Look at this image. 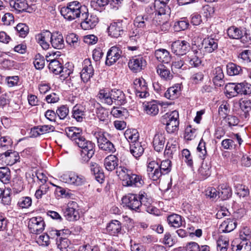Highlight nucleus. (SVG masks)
<instances>
[{"label":"nucleus","mask_w":251,"mask_h":251,"mask_svg":"<svg viewBox=\"0 0 251 251\" xmlns=\"http://www.w3.org/2000/svg\"><path fill=\"white\" fill-rule=\"evenodd\" d=\"M65 131L67 137L81 149V162L85 163L89 161L94 154L95 144L82 136V130L80 128L75 126L67 127Z\"/></svg>","instance_id":"nucleus-1"},{"label":"nucleus","mask_w":251,"mask_h":251,"mask_svg":"<svg viewBox=\"0 0 251 251\" xmlns=\"http://www.w3.org/2000/svg\"><path fill=\"white\" fill-rule=\"evenodd\" d=\"M116 173L122 181V185L126 187L141 188L145 184L142 175L133 173L129 168L120 166L116 170Z\"/></svg>","instance_id":"nucleus-2"},{"label":"nucleus","mask_w":251,"mask_h":251,"mask_svg":"<svg viewBox=\"0 0 251 251\" xmlns=\"http://www.w3.org/2000/svg\"><path fill=\"white\" fill-rule=\"evenodd\" d=\"M172 169V162L169 159L163 160L159 164L151 161L148 163L147 172L149 176L153 180H158L162 175L168 174Z\"/></svg>","instance_id":"nucleus-3"},{"label":"nucleus","mask_w":251,"mask_h":251,"mask_svg":"<svg viewBox=\"0 0 251 251\" xmlns=\"http://www.w3.org/2000/svg\"><path fill=\"white\" fill-rule=\"evenodd\" d=\"M87 10L85 6H82L77 1L70 2L66 7H62L60 13L65 19L68 21H73L76 18H81L82 13Z\"/></svg>","instance_id":"nucleus-4"},{"label":"nucleus","mask_w":251,"mask_h":251,"mask_svg":"<svg viewBox=\"0 0 251 251\" xmlns=\"http://www.w3.org/2000/svg\"><path fill=\"white\" fill-rule=\"evenodd\" d=\"M92 134L97 139L99 148L108 153H113L116 149L113 144L109 140L110 135L100 128L92 131Z\"/></svg>","instance_id":"nucleus-5"},{"label":"nucleus","mask_w":251,"mask_h":251,"mask_svg":"<svg viewBox=\"0 0 251 251\" xmlns=\"http://www.w3.org/2000/svg\"><path fill=\"white\" fill-rule=\"evenodd\" d=\"M60 180L63 182L76 186L82 185L85 180L83 176L74 172L63 174L60 176Z\"/></svg>","instance_id":"nucleus-6"},{"label":"nucleus","mask_w":251,"mask_h":251,"mask_svg":"<svg viewBox=\"0 0 251 251\" xmlns=\"http://www.w3.org/2000/svg\"><path fill=\"white\" fill-rule=\"evenodd\" d=\"M122 201L129 209L138 212L141 211V203L137 194H128L122 198Z\"/></svg>","instance_id":"nucleus-7"},{"label":"nucleus","mask_w":251,"mask_h":251,"mask_svg":"<svg viewBox=\"0 0 251 251\" xmlns=\"http://www.w3.org/2000/svg\"><path fill=\"white\" fill-rule=\"evenodd\" d=\"M81 27L84 30H89L93 28L97 25L99 19L96 15H89L88 10H85L81 16Z\"/></svg>","instance_id":"nucleus-8"},{"label":"nucleus","mask_w":251,"mask_h":251,"mask_svg":"<svg viewBox=\"0 0 251 251\" xmlns=\"http://www.w3.org/2000/svg\"><path fill=\"white\" fill-rule=\"evenodd\" d=\"M134 93L139 98H145L149 96L147 83L143 78H136L133 82Z\"/></svg>","instance_id":"nucleus-9"},{"label":"nucleus","mask_w":251,"mask_h":251,"mask_svg":"<svg viewBox=\"0 0 251 251\" xmlns=\"http://www.w3.org/2000/svg\"><path fill=\"white\" fill-rule=\"evenodd\" d=\"M45 224L41 217H34L30 218L28 224L30 232L39 234L44 230Z\"/></svg>","instance_id":"nucleus-10"},{"label":"nucleus","mask_w":251,"mask_h":251,"mask_svg":"<svg viewBox=\"0 0 251 251\" xmlns=\"http://www.w3.org/2000/svg\"><path fill=\"white\" fill-rule=\"evenodd\" d=\"M64 216L69 221H75L79 218L77 203L74 201H70L64 210Z\"/></svg>","instance_id":"nucleus-11"},{"label":"nucleus","mask_w":251,"mask_h":251,"mask_svg":"<svg viewBox=\"0 0 251 251\" xmlns=\"http://www.w3.org/2000/svg\"><path fill=\"white\" fill-rule=\"evenodd\" d=\"M210 79L215 86V88L223 86L225 83L224 80V74L223 69L221 67H217L211 71L209 75Z\"/></svg>","instance_id":"nucleus-12"},{"label":"nucleus","mask_w":251,"mask_h":251,"mask_svg":"<svg viewBox=\"0 0 251 251\" xmlns=\"http://www.w3.org/2000/svg\"><path fill=\"white\" fill-rule=\"evenodd\" d=\"M94 74V69L90 59L84 60L82 63V69L80 72L81 80L84 82H87L93 77Z\"/></svg>","instance_id":"nucleus-13"},{"label":"nucleus","mask_w":251,"mask_h":251,"mask_svg":"<svg viewBox=\"0 0 251 251\" xmlns=\"http://www.w3.org/2000/svg\"><path fill=\"white\" fill-rule=\"evenodd\" d=\"M189 43L185 40H177L174 42L171 46L172 51L176 55L185 54L190 49Z\"/></svg>","instance_id":"nucleus-14"},{"label":"nucleus","mask_w":251,"mask_h":251,"mask_svg":"<svg viewBox=\"0 0 251 251\" xmlns=\"http://www.w3.org/2000/svg\"><path fill=\"white\" fill-rule=\"evenodd\" d=\"M218 41L212 36L204 38L201 43V49L206 53H211L217 49Z\"/></svg>","instance_id":"nucleus-15"},{"label":"nucleus","mask_w":251,"mask_h":251,"mask_svg":"<svg viewBox=\"0 0 251 251\" xmlns=\"http://www.w3.org/2000/svg\"><path fill=\"white\" fill-rule=\"evenodd\" d=\"M122 53V50L119 47H112L107 53L106 65L111 66L115 63L121 57Z\"/></svg>","instance_id":"nucleus-16"},{"label":"nucleus","mask_w":251,"mask_h":251,"mask_svg":"<svg viewBox=\"0 0 251 251\" xmlns=\"http://www.w3.org/2000/svg\"><path fill=\"white\" fill-rule=\"evenodd\" d=\"M128 65L131 70L136 73L144 69L146 65V61L142 56H139L130 59Z\"/></svg>","instance_id":"nucleus-17"},{"label":"nucleus","mask_w":251,"mask_h":251,"mask_svg":"<svg viewBox=\"0 0 251 251\" xmlns=\"http://www.w3.org/2000/svg\"><path fill=\"white\" fill-rule=\"evenodd\" d=\"M138 195L139 201L141 203V211L143 210V207L145 206L146 208V211L150 213H151L153 211V208L151 206L152 202V199L149 197L148 194L144 191H140Z\"/></svg>","instance_id":"nucleus-18"},{"label":"nucleus","mask_w":251,"mask_h":251,"mask_svg":"<svg viewBox=\"0 0 251 251\" xmlns=\"http://www.w3.org/2000/svg\"><path fill=\"white\" fill-rule=\"evenodd\" d=\"M51 34L50 31L45 30L36 35V41L44 50L49 49L50 47L49 42L51 41Z\"/></svg>","instance_id":"nucleus-19"},{"label":"nucleus","mask_w":251,"mask_h":251,"mask_svg":"<svg viewBox=\"0 0 251 251\" xmlns=\"http://www.w3.org/2000/svg\"><path fill=\"white\" fill-rule=\"evenodd\" d=\"M165 134L164 132L158 131L155 134L152 141L154 149L160 152L163 149L165 143Z\"/></svg>","instance_id":"nucleus-20"},{"label":"nucleus","mask_w":251,"mask_h":251,"mask_svg":"<svg viewBox=\"0 0 251 251\" xmlns=\"http://www.w3.org/2000/svg\"><path fill=\"white\" fill-rule=\"evenodd\" d=\"M86 108L81 104H77L72 108V117L77 122H82L85 118Z\"/></svg>","instance_id":"nucleus-21"},{"label":"nucleus","mask_w":251,"mask_h":251,"mask_svg":"<svg viewBox=\"0 0 251 251\" xmlns=\"http://www.w3.org/2000/svg\"><path fill=\"white\" fill-rule=\"evenodd\" d=\"M1 159H4L5 163L8 165L12 166L19 161L20 156L17 151L8 150L4 153L0 154Z\"/></svg>","instance_id":"nucleus-22"},{"label":"nucleus","mask_w":251,"mask_h":251,"mask_svg":"<svg viewBox=\"0 0 251 251\" xmlns=\"http://www.w3.org/2000/svg\"><path fill=\"white\" fill-rule=\"evenodd\" d=\"M109 34L113 37L118 38L124 33L122 22L111 23L108 28Z\"/></svg>","instance_id":"nucleus-23"},{"label":"nucleus","mask_w":251,"mask_h":251,"mask_svg":"<svg viewBox=\"0 0 251 251\" xmlns=\"http://www.w3.org/2000/svg\"><path fill=\"white\" fill-rule=\"evenodd\" d=\"M111 98L112 104L116 105H123L126 102L125 94L120 90L114 89L111 91Z\"/></svg>","instance_id":"nucleus-24"},{"label":"nucleus","mask_w":251,"mask_h":251,"mask_svg":"<svg viewBox=\"0 0 251 251\" xmlns=\"http://www.w3.org/2000/svg\"><path fill=\"white\" fill-rule=\"evenodd\" d=\"M119 159L115 155L110 154L107 156L104 160V165L105 169L108 171H112L115 169L117 170L119 167Z\"/></svg>","instance_id":"nucleus-25"},{"label":"nucleus","mask_w":251,"mask_h":251,"mask_svg":"<svg viewBox=\"0 0 251 251\" xmlns=\"http://www.w3.org/2000/svg\"><path fill=\"white\" fill-rule=\"evenodd\" d=\"M227 33L229 38L235 39H241V41L245 43L248 40L244 38H247V35L243 36L242 31L239 28L234 26L229 27L227 30Z\"/></svg>","instance_id":"nucleus-26"},{"label":"nucleus","mask_w":251,"mask_h":251,"mask_svg":"<svg viewBox=\"0 0 251 251\" xmlns=\"http://www.w3.org/2000/svg\"><path fill=\"white\" fill-rule=\"evenodd\" d=\"M156 72L160 77L165 81H170L173 77V74L166 66L160 64L156 67Z\"/></svg>","instance_id":"nucleus-27"},{"label":"nucleus","mask_w":251,"mask_h":251,"mask_svg":"<svg viewBox=\"0 0 251 251\" xmlns=\"http://www.w3.org/2000/svg\"><path fill=\"white\" fill-rule=\"evenodd\" d=\"M181 91V84L177 83L169 88L164 93V95L168 99L174 100L178 98L180 95Z\"/></svg>","instance_id":"nucleus-28"},{"label":"nucleus","mask_w":251,"mask_h":251,"mask_svg":"<svg viewBox=\"0 0 251 251\" xmlns=\"http://www.w3.org/2000/svg\"><path fill=\"white\" fill-rule=\"evenodd\" d=\"M50 43L53 48L56 49H62L65 46L63 35L58 32L51 34Z\"/></svg>","instance_id":"nucleus-29"},{"label":"nucleus","mask_w":251,"mask_h":251,"mask_svg":"<svg viewBox=\"0 0 251 251\" xmlns=\"http://www.w3.org/2000/svg\"><path fill=\"white\" fill-rule=\"evenodd\" d=\"M51 56L50 54L49 55H47L46 60L47 62H50L48 67L50 72L55 75H59L60 73L61 68L62 67L61 63L57 59H50L49 57Z\"/></svg>","instance_id":"nucleus-30"},{"label":"nucleus","mask_w":251,"mask_h":251,"mask_svg":"<svg viewBox=\"0 0 251 251\" xmlns=\"http://www.w3.org/2000/svg\"><path fill=\"white\" fill-rule=\"evenodd\" d=\"M185 65L191 67H197L201 63V59L198 57L194 52L189 53L187 56L184 57Z\"/></svg>","instance_id":"nucleus-31"},{"label":"nucleus","mask_w":251,"mask_h":251,"mask_svg":"<svg viewBox=\"0 0 251 251\" xmlns=\"http://www.w3.org/2000/svg\"><path fill=\"white\" fill-rule=\"evenodd\" d=\"M151 19L149 15H139L136 17L134 21L135 26L144 29L147 25L150 24Z\"/></svg>","instance_id":"nucleus-32"},{"label":"nucleus","mask_w":251,"mask_h":251,"mask_svg":"<svg viewBox=\"0 0 251 251\" xmlns=\"http://www.w3.org/2000/svg\"><path fill=\"white\" fill-rule=\"evenodd\" d=\"M237 223L229 219L224 221L220 226L219 231L223 233H228L233 230L236 227Z\"/></svg>","instance_id":"nucleus-33"},{"label":"nucleus","mask_w":251,"mask_h":251,"mask_svg":"<svg viewBox=\"0 0 251 251\" xmlns=\"http://www.w3.org/2000/svg\"><path fill=\"white\" fill-rule=\"evenodd\" d=\"M142 32H140L139 30H138L137 29H135L133 31V32L130 34V42H135L136 45L133 46H128L127 49L130 50H136L138 48L139 44L141 43V34Z\"/></svg>","instance_id":"nucleus-34"},{"label":"nucleus","mask_w":251,"mask_h":251,"mask_svg":"<svg viewBox=\"0 0 251 251\" xmlns=\"http://www.w3.org/2000/svg\"><path fill=\"white\" fill-rule=\"evenodd\" d=\"M144 145L140 142L130 144V151L134 157L137 158L143 154L145 149Z\"/></svg>","instance_id":"nucleus-35"},{"label":"nucleus","mask_w":251,"mask_h":251,"mask_svg":"<svg viewBox=\"0 0 251 251\" xmlns=\"http://www.w3.org/2000/svg\"><path fill=\"white\" fill-rule=\"evenodd\" d=\"M154 55L158 61L164 63H168L171 59L169 52L164 49L156 50Z\"/></svg>","instance_id":"nucleus-36"},{"label":"nucleus","mask_w":251,"mask_h":251,"mask_svg":"<svg viewBox=\"0 0 251 251\" xmlns=\"http://www.w3.org/2000/svg\"><path fill=\"white\" fill-rule=\"evenodd\" d=\"M144 110L147 114L154 116L159 112V105L155 100L150 101L145 105Z\"/></svg>","instance_id":"nucleus-37"},{"label":"nucleus","mask_w":251,"mask_h":251,"mask_svg":"<svg viewBox=\"0 0 251 251\" xmlns=\"http://www.w3.org/2000/svg\"><path fill=\"white\" fill-rule=\"evenodd\" d=\"M54 127L51 125L39 126L33 127L31 129L32 135L35 137L39 136L46 133L53 131Z\"/></svg>","instance_id":"nucleus-38"},{"label":"nucleus","mask_w":251,"mask_h":251,"mask_svg":"<svg viewBox=\"0 0 251 251\" xmlns=\"http://www.w3.org/2000/svg\"><path fill=\"white\" fill-rule=\"evenodd\" d=\"M177 142L176 140L171 139L166 144L164 154L169 157H172L173 154L177 152Z\"/></svg>","instance_id":"nucleus-39"},{"label":"nucleus","mask_w":251,"mask_h":251,"mask_svg":"<svg viewBox=\"0 0 251 251\" xmlns=\"http://www.w3.org/2000/svg\"><path fill=\"white\" fill-rule=\"evenodd\" d=\"M96 116L100 122H102L105 125L109 122L108 111L101 106L97 107L96 110Z\"/></svg>","instance_id":"nucleus-40"},{"label":"nucleus","mask_w":251,"mask_h":251,"mask_svg":"<svg viewBox=\"0 0 251 251\" xmlns=\"http://www.w3.org/2000/svg\"><path fill=\"white\" fill-rule=\"evenodd\" d=\"M233 251H251V243L249 241H242L239 244H236V241L232 243Z\"/></svg>","instance_id":"nucleus-41"},{"label":"nucleus","mask_w":251,"mask_h":251,"mask_svg":"<svg viewBox=\"0 0 251 251\" xmlns=\"http://www.w3.org/2000/svg\"><path fill=\"white\" fill-rule=\"evenodd\" d=\"M121 223L118 220H112L106 226L107 231L112 235L118 234L121 230Z\"/></svg>","instance_id":"nucleus-42"},{"label":"nucleus","mask_w":251,"mask_h":251,"mask_svg":"<svg viewBox=\"0 0 251 251\" xmlns=\"http://www.w3.org/2000/svg\"><path fill=\"white\" fill-rule=\"evenodd\" d=\"M231 195V189L228 185L223 184L220 186L218 198H220L222 200H226L230 198Z\"/></svg>","instance_id":"nucleus-43"},{"label":"nucleus","mask_w":251,"mask_h":251,"mask_svg":"<svg viewBox=\"0 0 251 251\" xmlns=\"http://www.w3.org/2000/svg\"><path fill=\"white\" fill-rule=\"evenodd\" d=\"M125 138L130 144H133L135 142H139V134L136 129H127L124 133Z\"/></svg>","instance_id":"nucleus-44"},{"label":"nucleus","mask_w":251,"mask_h":251,"mask_svg":"<svg viewBox=\"0 0 251 251\" xmlns=\"http://www.w3.org/2000/svg\"><path fill=\"white\" fill-rule=\"evenodd\" d=\"M179 120L178 112L176 110L169 112L162 116L160 119L161 123H167L170 122Z\"/></svg>","instance_id":"nucleus-45"},{"label":"nucleus","mask_w":251,"mask_h":251,"mask_svg":"<svg viewBox=\"0 0 251 251\" xmlns=\"http://www.w3.org/2000/svg\"><path fill=\"white\" fill-rule=\"evenodd\" d=\"M170 0H155L154 7L158 11V15H164L168 9L167 4Z\"/></svg>","instance_id":"nucleus-46"},{"label":"nucleus","mask_w":251,"mask_h":251,"mask_svg":"<svg viewBox=\"0 0 251 251\" xmlns=\"http://www.w3.org/2000/svg\"><path fill=\"white\" fill-rule=\"evenodd\" d=\"M168 224L174 227H179L182 225V217L179 215L173 214L167 218Z\"/></svg>","instance_id":"nucleus-47"},{"label":"nucleus","mask_w":251,"mask_h":251,"mask_svg":"<svg viewBox=\"0 0 251 251\" xmlns=\"http://www.w3.org/2000/svg\"><path fill=\"white\" fill-rule=\"evenodd\" d=\"M97 97L101 102L109 105L112 104V100L111 98V92H109L104 89L100 90Z\"/></svg>","instance_id":"nucleus-48"},{"label":"nucleus","mask_w":251,"mask_h":251,"mask_svg":"<svg viewBox=\"0 0 251 251\" xmlns=\"http://www.w3.org/2000/svg\"><path fill=\"white\" fill-rule=\"evenodd\" d=\"M227 74L230 76L238 75L242 73L241 67L233 63H229L226 65Z\"/></svg>","instance_id":"nucleus-49"},{"label":"nucleus","mask_w":251,"mask_h":251,"mask_svg":"<svg viewBox=\"0 0 251 251\" xmlns=\"http://www.w3.org/2000/svg\"><path fill=\"white\" fill-rule=\"evenodd\" d=\"M238 83H229L226 85L225 87V93L230 97H235L239 94Z\"/></svg>","instance_id":"nucleus-50"},{"label":"nucleus","mask_w":251,"mask_h":251,"mask_svg":"<svg viewBox=\"0 0 251 251\" xmlns=\"http://www.w3.org/2000/svg\"><path fill=\"white\" fill-rule=\"evenodd\" d=\"M166 126L165 129L167 133L172 134L176 132L178 130L179 125V120L175 121L170 122L167 123H162Z\"/></svg>","instance_id":"nucleus-51"},{"label":"nucleus","mask_w":251,"mask_h":251,"mask_svg":"<svg viewBox=\"0 0 251 251\" xmlns=\"http://www.w3.org/2000/svg\"><path fill=\"white\" fill-rule=\"evenodd\" d=\"M56 240L57 247L61 251H68V249H71L70 247L71 243L68 239L59 237V239L56 238Z\"/></svg>","instance_id":"nucleus-52"},{"label":"nucleus","mask_w":251,"mask_h":251,"mask_svg":"<svg viewBox=\"0 0 251 251\" xmlns=\"http://www.w3.org/2000/svg\"><path fill=\"white\" fill-rule=\"evenodd\" d=\"M238 59L243 63L251 62V50H244L238 55Z\"/></svg>","instance_id":"nucleus-53"},{"label":"nucleus","mask_w":251,"mask_h":251,"mask_svg":"<svg viewBox=\"0 0 251 251\" xmlns=\"http://www.w3.org/2000/svg\"><path fill=\"white\" fill-rule=\"evenodd\" d=\"M210 163L206 160H203L201 168L199 169V173L203 177L206 178L210 175Z\"/></svg>","instance_id":"nucleus-54"},{"label":"nucleus","mask_w":251,"mask_h":251,"mask_svg":"<svg viewBox=\"0 0 251 251\" xmlns=\"http://www.w3.org/2000/svg\"><path fill=\"white\" fill-rule=\"evenodd\" d=\"M36 176L38 179L42 183H44L47 181V177L43 173H36L34 175L33 173L26 174V177L28 179L29 182H34V177Z\"/></svg>","instance_id":"nucleus-55"},{"label":"nucleus","mask_w":251,"mask_h":251,"mask_svg":"<svg viewBox=\"0 0 251 251\" xmlns=\"http://www.w3.org/2000/svg\"><path fill=\"white\" fill-rule=\"evenodd\" d=\"M238 93L241 95H249L251 94V84L244 82L238 83Z\"/></svg>","instance_id":"nucleus-56"},{"label":"nucleus","mask_w":251,"mask_h":251,"mask_svg":"<svg viewBox=\"0 0 251 251\" xmlns=\"http://www.w3.org/2000/svg\"><path fill=\"white\" fill-rule=\"evenodd\" d=\"M189 25L188 21L185 18H182L181 20L175 22L174 27L176 31H180L187 29Z\"/></svg>","instance_id":"nucleus-57"},{"label":"nucleus","mask_w":251,"mask_h":251,"mask_svg":"<svg viewBox=\"0 0 251 251\" xmlns=\"http://www.w3.org/2000/svg\"><path fill=\"white\" fill-rule=\"evenodd\" d=\"M10 179V172L7 167L0 168V180L3 183H8Z\"/></svg>","instance_id":"nucleus-58"},{"label":"nucleus","mask_w":251,"mask_h":251,"mask_svg":"<svg viewBox=\"0 0 251 251\" xmlns=\"http://www.w3.org/2000/svg\"><path fill=\"white\" fill-rule=\"evenodd\" d=\"M78 36L74 33H69L66 38V42L71 47L76 48L79 46Z\"/></svg>","instance_id":"nucleus-59"},{"label":"nucleus","mask_w":251,"mask_h":251,"mask_svg":"<svg viewBox=\"0 0 251 251\" xmlns=\"http://www.w3.org/2000/svg\"><path fill=\"white\" fill-rule=\"evenodd\" d=\"M11 7L19 12H22L26 9L27 3L26 0H15Z\"/></svg>","instance_id":"nucleus-60"},{"label":"nucleus","mask_w":251,"mask_h":251,"mask_svg":"<svg viewBox=\"0 0 251 251\" xmlns=\"http://www.w3.org/2000/svg\"><path fill=\"white\" fill-rule=\"evenodd\" d=\"M69 112V108L66 105H62L56 110V115L61 120L65 119L68 115Z\"/></svg>","instance_id":"nucleus-61"},{"label":"nucleus","mask_w":251,"mask_h":251,"mask_svg":"<svg viewBox=\"0 0 251 251\" xmlns=\"http://www.w3.org/2000/svg\"><path fill=\"white\" fill-rule=\"evenodd\" d=\"M197 152L199 156L202 159H204L207 154L205 148V143L202 139H201L197 147Z\"/></svg>","instance_id":"nucleus-62"},{"label":"nucleus","mask_w":251,"mask_h":251,"mask_svg":"<svg viewBox=\"0 0 251 251\" xmlns=\"http://www.w3.org/2000/svg\"><path fill=\"white\" fill-rule=\"evenodd\" d=\"M32 204V200L30 197H25L20 198L18 202V205L22 209L28 208Z\"/></svg>","instance_id":"nucleus-63"},{"label":"nucleus","mask_w":251,"mask_h":251,"mask_svg":"<svg viewBox=\"0 0 251 251\" xmlns=\"http://www.w3.org/2000/svg\"><path fill=\"white\" fill-rule=\"evenodd\" d=\"M16 29L21 37H25L29 32L28 26L23 23L18 24L16 27Z\"/></svg>","instance_id":"nucleus-64"}]
</instances>
